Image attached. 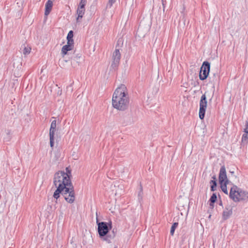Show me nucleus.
<instances>
[{"instance_id": "6ab92c4d", "label": "nucleus", "mask_w": 248, "mask_h": 248, "mask_svg": "<svg viewBox=\"0 0 248 248\" xmlns=\"http://www.w3.org/2000/svg\"><path fill=\"white\" fill-rule=\"evenodd\" d=\"M229 184L231 185V183H221V184H220V188H221L222 191L226 194H228L227 185H229Z\"/></svg>"}, {"instance_id": "f8f14e48", "label": "nucleus", "mask_w": 248, "mask_h": 248, "mask_svg": "<svg viewBox=\"0 0 248 248\" xmlns=\"http://www.w3.org/2000/svg\"><path fill=\"white\" fill-rule=\"evenodd\" d=\"M74 44L67 42V45L62 46L61 51V54L62 57L67 54L68 51L71 50L74 47Z\"/></svg>"}, {"instance_id": "2eb2a0df", "label": "nucleus", "mask_w": 248, "mask_h": 248, "mask_svg": "<svg viewBox=\"0 0 248 248\" xmlns=\"http://www.w3.org/2000/svg\"><path fill=\"white\" fill-rule=\"evenodd\" d=\"M116 230L113 229L111 233L108 234L105 238L104 240L107 241L108 243L110 242V240L114 238L116 235Z\"/></svg>"}, {"instance_id": "5701e85b", "label": "nucleus", "mask_w": 248, "mask_h": 248, "mask_svg": "<svg viewBox=\"0 0 248 248\" xmlns=\"http://www.w3.org/2000/svg\"><path fill=\"white\" fill-rule=\"evenodd\" d=\"M142 195H143V189H142V186L141 184L140 185V191L138 193V199L140 201L142 200Z\"/></svg>"}, {"instance_id": "aec40b11", "label": "nucleus", "mask_w": 248, "mask_h": 248, "mask_svg": "<svg viewBox=\"0 0 248 248\" xmlns=\"http://www.w3.org/2000/svg\"><path fill=\"white\" fill-rule=\"evenodd\" d=\"M210 184H211V191H214L216 190L217 186V180H211L210 181Z\"/></svg>"}, {"instance_id": "20e7f679", "label": "nucleus", "mask_w": 248, "mask_h": 248, "mask_svg": "<svg viewBox=\"0 0 248 248\" xmlns=\"http://www.w3.org/2000/svg\"><path fill=\"white\" fill-rule=\"evenodd\" d=\"M96 224L98 226V232L100 238L105 237L107 235L109 230L112 228L111 222H99L97 212L96 213Z\"/></svg>"}, {"instance_id": "f257e3e1", "label": "nucleus", "mask_w": 248, "mask_h": 248, "mask_svg": "<svg viewBox=\"0 0 248 248\" xmlns=\"http://www.w3.org/2000/svg\"><path fill=\"white\" fill-rule=\"evenodd\" d=\"M112 106L118 110H125L129 105V98L125 86L121 84L115 91L112 96Z\"/></svg>"}, {"instance_id": "2f4dec72", "label": "nucleus", "mask_w": 248, "mask_h": 248, "mask_svg": "<svg viewBox=\"0 0 248 248\" xmlns=\"http://www.w3.org/2000/svg\"><path fill=\"white\" fill-rule=\"evenodd\" d=\"M245 132L247 134H248V125L247 126V127H246V128L245 129Z\"/></svg>"}, {"instance_id": "4468645a", "label": "nucleus", "mask_w": 248, "mask_h": 248, "mask_svg": "<svg viewBox=\"0 0 248 248\" xmlns=\"http://www.w3.org/2000/svg\"><path fill=\"white\" fill-rule=\"evenodd\" d=\"M1 136L3 137L4 141H10L11 139V130L9 129H5L1 134Z\"/></svg>"}, {"instance_id": "f3484780", "label": "nucleus", "mask_w": 248, "mask_h": 248, "mask_svg": "<svg viewBox=\"0 0 248 248\" xmlns=\"http://www.w3.org/2000/svg\"><path fill=\"white\" fill-rule=\"evenodd\" d=\"M127 118L128 120H126V121H125L124 117H121L119 119V122L122 124L123 126L127 125L130 123V117H128Z\"/></svg>"}, {"instance_id": "7ed1b4c3", "label": "nucleus", "mask_w": 248, "mask_h": 248, "mask_svg": "<svg viewBox=\"0 0 248 248\" xmlns=\"http://www.w3.org/2000/svg\"><path fill=\"white\" fill-rule=\"evenodd\" d=\"M229 197L234 202L248 200V192L233 185L230 189Z\"/></svg>"}, {"instance_id": "4be33fe9", "label": "nucleus", "mask_w": 248, "mask_h": 248, "mask_svg": "<svg viewBox=\"0 0 248 248\" xmlns=\"http://www.w3.org/2000/svg\"><path fill=\"white\" fill-rule=\"evenodd\" d=\"M217 200V196L216 193H214L211 196L210 200L209 201V202H212V203H215Z\"/></svg>"}, {"instance_id": "423d86ee", "label": "nucleus", "mask_w": 248, "mask_h": 248, "mask_svg": "<svg viewBox=\"0 0 248 248\" xmlns=\"http://www.w3.org/2000/svg\"><path fill=\"white\" fill-rule=\"evenodd\" d=\"M210 70V63L207 61L203 62L200 69L199 78L201 80L206 79L209 76Z\"/></svg>"}, {"instance_id": "7c9ffc66", "label": "nucleus", "mask_w": 248, "mask_h": 248, "mask_svg": "<svg viewBox=\"0 0 248 248\" xmlns=\"http://www.w3.org/2000/svg\"><path fill=\"white\" fill-rule=\"evenodd\" d=\"M209 205H210V208L211 209H213V208L214 207V203H212V202H210Z\"/></svg>"}, {"instance_id": "1a4fd4ad", "label": "nucleus", "mask_w": 248, "mask_h": 248, "mask_svg": "<svg viewBox=\"0 0 248 248\" xmlns=\"http://www.w3.org/2000/svg\"><path fill=\"white\" fill-rule=\"evenodd\" d=\"M218 179L219 184H221V183H231L232 185H233L232 183L230 181H229L227 178L226 169L224 166H221L220 169Z\"/></svg>"}, {"instance_id": "ddd939ff", "label": "nucleus", "mask_w": 248, "mask_h": 248, "mask_svg": "<svg viewBox=\"0 0 248 248\" xmlns=\"http://www.w3.org/2000/svg\"><path fill=\"white\" fill-rule=\"evenodd\" d=\"M53 2L51 0H48L45 4V15L48 16L52 10Z\"/></svg>"}, {"instance_id": "c85d7f7f", "label": "nucleus", "mask_w": 248, "mask_h": 248, "mask_svg": "<svg viewBox=\"0 0 248 248\" xmlns=\"http://www.w3.org/2000/svg\"><path fill=\"white\" fill-rule=\"evenodd\" d=\"M248 134H247L246 133H245V134H244L242 136V140H246L248 138Z\"/></svg>"}, {"instance_id": "a878e982", "label": "nucleus", "mask_w": 248, "mask_h": 248, "mask_svg": "<svg viewBox=\"0 0 248 248\" xmlns=\"http://www.w3.org/2000/svg\"><path fill=\"white\" fill-rule=\"evenodd\" d=\"M80 56H76V57H74L73 59H72V62H71V64L73 66H75V62H77V60L78 58H80Z\"/></svg>"}, {"instance_id": "bb28decb", "label": "nucleus", "mask_w": 248, "mask_h": 248, "mask_svg": "<svg viewBox=\"0 0 248 248\" xmlns=\"http://www.w3.org/2000/svg\"><path fill=\"white\" fill-rule=\"evenodd\" d=\"M65 170L66 172H65V174H67L68 176L70 178L72 176L71 170L69 168L67 167L66 168Z\"/></svg>"}, {"instance_id": "0eeeda50", "label": "nucleus", "mask_w": 248, "mask_h": 248, "mask_svg": "<svg viewBox=\"0 0 248 248\" xmlns=\"http://www.w3.org/2000/svg\"><path fill=\"white\" fill-rule=\"evenodd\" d=\"M207 106V98L205 93H204L202 95L200 101L199 118L201 120H203L204 118Z\"/></svg>"}, {"instance_id": "b1692460", "label": "nucleus", "mask_w": 248, "mask_h": 248, "mask_svg": "<svg viewBox=\"0 0 248 248\" xmlns=\"http://www.w3.org/2000/svg\"><path fill=\"white\" fill-rule=\"evenodd\" d=\"M86 0H81L79 2L78 7L80 8V9H85V6L86 5Z\"/></svg>"}, {"instance_id": "c9c22d12", "label": "nucleus", "mask_w": 248, "mask_h": 248, "mask_svg": "<svg viewBox=\"0 0 248 248\" xmlns=\"http://www.w3.org/2000/svg\"><path fill=\"white\" fill-rule=\"evenodd\" d=\"M219 205L220 206H222V202L221 200L220 201V202H219Z\"/></svg>"}, {"instance_id": "473e14b6", "label": "nucleus", "mask_w": 248, "mask_h": 248, "mask_svg": "<svg viewBox=\"0 0 248 248\" xmlns=\"http://www.w3.org/2000/svg\"><path fill=\"white\" fill-rule=\"evenodd\" d=\"M165 2H166V1H164V0H162V5L163 7V11H164V9H165Z\"/></svg>"}, {"instance_id": "72a5a7b5", "label": "nucleus", "mask_w": 248, "mask_h": 248, "mask_svg": "<svg viewBox=\"0 0 248 248\" xmlns=\"http://www.w3.org/2000/svg\"><path fill=\"white\" fill-rule=\"evenodd\" d=\"M212 180H217L216 176L215 175H213L212 177Z\"/></svg>"}, {"instance_id": "dca6fc26", "label": "nucleus", "mask_w": 248, "mask_h": 248, "mask_svg": "<svg viewBox=\"0 0 248 248\" xmlns=\"http://www.w3.org/2000/svg\"><path fill=\"white\" fill-rule=\"evenodd\" d=\"M77 14L78 15V17L77 18V21L78 22V20L79 18H82L85 13V9H80V8L78 7L77 11Z\"/></svg>"}, {"instance_id": "412c9836", "label": "nucleus", "mask_w": 248, "mask_h": 248, "mask_svg": "<svg viewBox=\"0 0 248 248\" xmlns=\"http://www.w3.org/2000/svg\"><path fill=\"white\" fill-rule=\"evenodd\" d=\"M178 225V222H174L172 224L170 231V233L171 235H173L174 234L175 230L177 227Z\"/></svg>"}, {"instance_id": "a211bd4d", "label": "nucleus", "mask_w": 248, "mask_h": 248, "mask_svg": "<svg viewBox=\"0 0 248 248\" xmlns=\"http://www.w3.org/2000/svg\"><path fill=\"white\" fill-rule=\"evenodd\" d=\"M73 36H74L73 31H69L67 34V42L74 43V40L73 39Z\"/></svg>"}, {"instance_id": "f704fd0d", "label": "nucleus", "mask_w": 248, "mask_h": 248, "mask_svg": "<svg viewBox=\"0 0 248 248\" xmlns=\"http://www.w3.org/2000/svg\"><path fill=\"white\" fill-rule=\"evenodd\" d=\"M229 172H230V173H231V174H232V175H234V171H233L230 170V171H229Z\"/></svg>"}, {"instance_id": "cd10ccee", "label": "nucleus", "mask_w": 248, "mask_h": 248, "mask_svg": "<svg viewBox=\"0 0 248 248\" xmlns=\"http://www.w3.org/2000/svg\"><path fill=\"white\" fill-rule=\"evenodd\" d=\"M116 0H109L107 4V6L111 7L112 5L116 2Z\"/></svg>"}, {"instance_id": "6e6552de", "label": "nucleus", "mask_w": 248, "mask_h": 248, "mask_svg": "<svg viewBox=\"0 0 248 248\" xmlns=\"http://www.w3.org/2000/svg\"><path fill=\"white\" fill-rule=\"evenodd\" d=\"M121 59V53L119 49H115L112 55V62L111 64V67L115 70L117 68L120 63Z\"/></svg>"}, {"instance_id": "9b49d317", "label": "nucleus", "mask_w": 248, "mask_h": 248, "mask_svg": "<svg viewBox=\"0 0 248 248\" xmlns=\"http://www.w3.org/2000/svg\"><path fill=\"white\" fill-rule=\"evenodd\" d=\"M232 214V208L230 206L226 207L222 213V219L226 220L228 219Z\"/></svg>"}, {"instance_id": "c756f323", "label": "nucleus", "mask_w": 248, "mask_h": 248, "mask_svg": "<svg viewBox=\"0 0 248 248\" xmlns=\"http://www.w3.org/2000/svg\"><path fill=\"white\" fill-rule=\"evenodd\" d=\"M214 79H213V82H215V81H217V79L216 78V76H217V75H216V74H214Z\"/></svg>"}, {"instance_id": "9d476101", "label": "nucleus", "mask_w": 248, "mask_h": 248, "mask_svg": "<svg viewBox=\"0 0 248 248\" xmlns=\"http://www.w3.org/2000/svg\"><path fill=\"white\" fill-rule=\"evenodd\" d=\"M56 120H53L51 124L50 127L49 129V140H50V147H53L54 146V135L55 132L56 130Z\"/></svg>"}, {"instance_id": "f03ea898", "label": "nucleus", "mask_w": 248, "mask_h": 248, "mask_svg": "<svg viewBox=\"0 0 248 248\" xmlns=\"http://www.w3.org/2000/svg\"><path fill=\"white\" fill-rule=\"evenodd\" d=\"M62 194L65 201L69 203H73L75 200V193L74 186L71 180L62 183V185H58L57 188L54 191L53 197L56 199L55 203L58 202V199Z\"/></svg>"}, {"instance_id": "393cba45", "label": "nucleus", "mask_w": 248, "mask_h": 248, "mask_svg": "<svg viewBox=\"0 0 248 248\" xmlns=\"http://www.w3.org/2000/svg\"><path fill=\"white\" fill-rule=\"evenodd\" d=\"M31 48L30 47L27 48L25 47L24 49L23 50V53L24 55H26L29 54L31 52Z\"/></svg>"}, {"instance_id": "39448f33", "label": "nucleus", "mask_w": 248, "mask_h": 248, "mask_svg": "<svg viewBox=\"0 0 248 248\" xmlns=\"http://www.w3.org/2000/svg\"><path fill=\"white\" fill-rule=\"evenodd\" d=\"M70 180L71 178L68 176L67 174H65L64 171H58L54 174L53 184L57 188L58 185H62V183H65Z\"/></svg>"}]
</instances>
